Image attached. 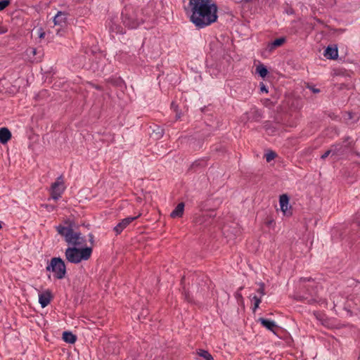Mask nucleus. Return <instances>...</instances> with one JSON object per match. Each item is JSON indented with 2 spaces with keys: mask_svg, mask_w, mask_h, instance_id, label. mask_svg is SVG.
Returning <instances> with one entry per match:
<instances>
[{
  "mask_svg": "<svg viewBox=\"0 0 360 360\" xmlns=\"http://www.w3.org/2000/svg\"><path fill=\"white\" fill-rule=\"evenodd\" d=\"M217 6L212 1L206 6V8H203L193 23L198 28L207 27L217 20Z\"/></svg>",
  "mask_w": 360,
  "mask_h": 360,
  "instance_id": "obj_1",
  "label": "nucleus"
},
{
  "mask_svg": "<svg viewBox=\"0 0 360 360\" xmlns=\"http://www.w3.org/2000/svg\"><path fill=\"white\" fill-rule=\"evenodd\" d=\"M91 254L92 248L89 247L84 248L69 247L65 252L66 259L74 264H78L83 260H88L91 257Z\"/></svg>",
  "mask_w": 360,
  "mask_h": 360,
  "instance_id": "obj_2",
  "label": "nucleus"
},
{
  "mask_svg": "<svg viewBox=\"0 0 360 360\" xmlns=\"http://www.w3.org/2000/svg\"><path fill=\"white\" fill-rule=\"evenodd\" d=\"M58 233L65 237V241L73 247L82 246L85 243L84 238L81 236L80 233L75 232L70 227L59 225L56 226Z\"/></svg>",
  "mask_w": 360,
  "mask_h": 360,
  "instance_id": "obj_3",
  "label": "nucleus"
},
{
  "mask_svg": "<svg viewBox=\"0 0 360 360\" xmlns=\"http://www.w3.org/2000/svg\"><path fill=\"white\" fill-rule=\"evenodd\" d=\"M212 1V0H188V5L185 6V11L190 15L191 22H193L203 8H206Z\"/></svg>",
  "mask_w": 360,
  "mask_h": 360,
  "instance_id": "obj_4",
  "label": "nucleus"
},
{
  "mask_svg": "<svg viewBox=\"0 0 360 360\" xmlns=\"http://www.w3.org/2000/svg\"><path fill=\"white\" fill-rule=\"evenodd\" d=\"M46 270L53 272L57 279H63L66 274L65 262L60 257H53L46 267Z\"/></svg>",
  "mask_w": 360,
  "mask_h": 360,
  "instance_id": "obj_5",
  "label": "nucleus"
},
{
  "mask_svg": "<svg viewBox=\"0 0 360 360\" xmlns=\"http://www.w3.org/2000/svg\"><path fill=\"white\" fill-rule=\"evenodd\" d=\"M353 141L350 138H347L345 141L344 144H335L332 146V148L334 154V161H337L342 158L352 147Z\"/></svg>",
  "mask_w": 360,
  "mask_h": 360,
  "instance_id": "obj_6",
  "label": "nucleus"
},
{
  "mask_svg": "<svg viewBox=\"0 0 360 360\" xmlns=\"http://www.w3.org/2000/svg\"><path fill=\"white\" fill-rule=\"evenodd\" d=\"M65 190L63 178L62 176L57 178L56 181L52 184L50 189L51 198L54 200H58Z\"/></svg>",
  "mask_w": 360,
  "mask_h": 360,
  "instance_id": "obj_7",
  "label": "nucleus"
},
{
  "mask_svg": "<svg viewBox=\"0 0 360 360\" xmlns=\"http://www.w3.org/2000/svg\"><path fill=\"white\" fill-rule=\"evenodd\" d=\"M68 13L65 12L58 11L53 17L54 25L60 27L57 30V34L62 35L61 30L67 25Z\"/></svg>",
  "mask_w": 360,
  "mask_h": 360,
  "instance_id": "obj_8",
  "label": "nucleus"
},
{
  "mask_svg": "<svg viewBox=\"0 0 360 360\" xmlns=\"http://www.w3.org/2000/svg\"><path fill=\"white\" fill-rule=\"evenodd\" d=\"M141 214H138L136 217H129L123 219L114 228V231L117 234H120L122 231L127 227L132 221L139 218Z\"/></svg>",
  "mask_w": 360,
  "mask_h": 360,
  "instance_id": "obj_9",
  "label": "nucleus"
},
{
  "mask_svg": "<svg viewBox=\"0 0 360 360\" xmlns=\"http://www.w3.org/2000/svg\"><path fill=\"white\" fill-rule=\"evenodd\" d=\"M122 21L125 26L128 27L129 28L134 29L136 28L141 22L139 21L137 19H135L133 17L128 16L127 14H124L123 12L122 13Z\"/></svg>",
  "mask_w": 360,
  "mask_h": 360,
  "instance_id": "obj_10",
  "label": "nucleus"
},
{
  "mask_svg": "<svg viewBox=\"0 0 360 360\" xmlns=\"http://www.w3.org/2000/svg\"><path fill=\"white\" fill-rule=\"evenodd\" d=\"M258 322H259L263 327L266 328L267 330L274 333H276V331L279 328L274 321L266 319L264 318H259L258 319Z\"/></svg>",
  "mask_w": 360,
  "mask_h": 360,
  "instance_id": "obj_11",
  "label": "nucleus"
},
{
  "mask_svg": "<svg viewBox=\"0 0 360 360\" xmlns=\"http://www.w3.org/2000/svg\"><path fill=\"white\" fill-rule=\"evenodd\" d=\"M52 300V295L49 290L39 294V302L42 308L48 306Z\"/></svg>",
  "mask_w": 360,
  "mask_h": 360,
  "instance_id": "obj_12",
  "label": "nucleus"
},
{
  "mask_svg": "<svg viewBox=\"0 0 360 360\" xmlns=\"http://www.w3.org/2000/svg\"><path fill=\"white\" fill-rule=\"evenodd\" d=\"M279 203L281 206V210L284 214L288 215L290 214V212L288 213V212L289 198L286 194H283L280 196Z\"/></svg>",
  "mask_w": 360,
  "mask_h": 360,
  "instance_id": "obj_13",
  "label": "nucleus"
},
{
  "mask_svg": "<svg viewBox=\"0 0 360 360\" xmlns=\"http://www.w3.org/2000/svg\"><path fill=\"white\" fill-rule=\"evenodd\" d=\"M11 139V131L6 127L0 129V142L6 143Z\"/></svg>",
  "mask_w": 360,
  "mask_h": 360,
  "instance_id": "obj_14",
  "label": "nucleus"
},
{
  "mask_svg": "<svg viewBox=\"0 0 360 360\" xmlns=\"http://www.w3.org/2000/svg\"><path fill=\"white\" fill-rule=\"evenodd\" d=\"M184 211V203L180 202L177 205L175 209L171 212L170 217L172 218H179L183 216Z\"/></svg>",
  "mask_w": 360,
  "mask_h": 360,
  "instance_id": "obj_15",
  "label": "nucleus"
},
{
  "mask_svg": "<svg viewBox=\"0 0 360 360\" xmlns=\"http://www.w3.org/2000/svg\"><path fill=\"white\" fill-rule=\"evenodd\" d=\"M62 338L63 341L70 344H74L77 340L76 335H75L70 331L63 332Z\"/></svg>",
  "mask_w": 360,
  "mask_h": 360,
  "instance_id": "obj_16",
  "label": "nucleus"
},
{
  "mask_svg": "<svg viewBox=\"0 0 360 360\" xmlns=\"http://www.w3.org/2000/svg\"><path fill=\"white\" fill-rule=\"evenodd\" d=\"M324 56L328 59H335L338 56V49L328 46L325 51Z\"/></svg>",
  "mask_w": 360,
  "mask_h": 360,
  "instance_id": "obj_17",
  "label": "nucleus"
},
{
  "mask_svg": "<svg viewBox=\"0 0 360 360\" xmlns=\"http://www.w3.org/2000/svg\"><path fill=\"white\" fill-rule=\"evenodd\" d=\"M285 41V39L283 37L276 39L273 42L269 44L268 49L269 51H272L276 48L282 46Z\"/></svg>",
  "mask_w": 360,
  "mask_h": 360,
  "instance_id": "obj_18",
  "label": "nucleus"
},
{
  "mask_svg": "<svg viewBox=\"0 0 360 360\" xmlns=\"http://www.w3.org/2000/svg\"><path fill=\"white\" fill-rule=\"evenodd\" d=\"M344 119L347 122H348L349 120H354V121L351 122L350 124H352V123H354V122H357L359 120V115L358 114H356V113L346 112L345 115Z\"/></svg>",
  "mask_w": 360,
  "mask_h": 360,
  "instance_id": "obj_19",
  "label": "nucleus"
},
{
  "mask_svg": "<svg viewBox=\"0 0 360 360\" xmlns=\"http://www.w3.org/2000/svg\"><path fill=\"white\" fill-rule=\"evenodd\" d=\"M256 72L259 75V76L262 78H264L268 73L267 69L264 67V65H259L256 68Z\"/></svg>",
  "mask_w": 360,
  "mask_h": 360,
  "instance_id": "obj_20",
  "label": "nucleus"
},
{
  "mask_svg": "<svg viewBox=\"0 0 360 360\" xmlns=\"http://www.w3.org/2000/svg\"><path fill=\"white\" fill-rule=\"evenodd\" d=\"M197 353L200 356L202 357L205 360H214L212 356L206 350L199 349Z\"/></svg>",
  "mask_w": 360,
  "mask_h": 360,
  "instance_id": "obj_21",
  "label": "nucleus"
},
{
  "mask_svg": "<svg viewBox=\"0 0 360 360\" xmlns=\"http://www.w3.org/2000/svg\"><path fill=\"white\" fill-rule=\"evenodd\" d=\"M328 156H330V158L333 159V160L334 161V154H333V148L332 147L326 150L322 155H321V159L323 160H325L326 158H328Z\"/></svg>",
  "mask_w": 360,
  "mask_h": 360,
  "instance_id": "obj_22",
  "label": "nucleus"
},
{
  "mask_svg": "<svg viewBox=\"0 0 360 360\" xmlns=\"http://www.w3.org/2000/svg\"><path fill=\"white\" fill-rule=\"evenodd\" d=\"M276 155L274 152L270 151L265 155L266 162H269L276 158Z\"/></svg>",
  "mask_w": 360,
  "mask_h": 360,
  "instance_id": "obj_23",
  "label": "nucleus"
},
{
  "mask_svg": "<svg viewBox=\"0 0 360 360\" xmlns=\"http://www.w3.org/2000/svg\"><path fill=\"white\" fill-rule=\"evenodd\" d=\"M252 300H254L255 303H254V309L253 310L255 311L257 308L259 307V304L261 303L262 300L260 298H259L258 297H257L256 295H254L252 297Z\"/></svg>",
  "mask_w": 360,
  "mask_h": 360,
  "instance_id": "obj_24",
  "label": "nucleus"
},
{
  "mask_svg": "<svg viewBox=\"0 0 360 360\" xmlns=\"http://www.w3.org/2000/svg\"><path fill=\"white\" fill-rule=\"evenodd\" d=\"M10 4V0H1L0 1V11H3Z\"/></svg>",
  "mask_w": 360,
  "mask_h": 360,
  "instance_id": "obj_25",
  "label": "nucleus"
},
{
  "mask_svg": "<svg viewBox=\"0 0 360 360\" xmlns=\"http://www.w3.org/2000/svg\"><path fill=\"white\" fill-rule=\"evenodd\" d=\"M8 32V28L4 26L1 23H0V34L6 33Z\"/></svg>",
  "mask_w": 360,
  "mask_h": 360,
  "instance_id": "obj_26",
  "label": "nucleus"
},
{
  "mask_svg": "<svg viewBox=\"0 0 360 360\" xmlns=\"http://www.w3.org/2000/svg\"><path fill=\"white\" fill-rule=\"evenodd\" d=\"M257 292L259 293H260L262 295H265V292H264V285L263 283H261L260 284V287L257 290Z\"/></svg>",
  "mask_w": 360,
  "mask_h": 360,
  "instance_id": "obj_27",
  "label": "nucleus"
},
{
  "mask_svg": "<svg viewBox=\"0 0 360 360\" xmlns=\"http://www.w3.org/2000/svg\"><path fill=\"white\" fill-rule=\"evenodd\" d=\"M89 238L91 243H94V236L91 233L89 234Z\"/></svg>",
  "mask_w": 360,
  "mask_h": 360,
  "instance_id": "obj_28",
  "label": "nucleus"
},
{
  "mask_svg": "<svg viewBox=\"0 0 360 360\" xmlns=\"http://www.w3.org/2000/svg\"><path fill=\"white\" fill-rule=\"evenodd\" d=\"M261 91L268 92L266 88L264 85L261 87Z\"/></svg>",
  "mask_w": 360,
  "mask_h": 360,
  "instance_id": "obj_29",
  "label": "nucleus"
},
{
  "mask_svg": "<svg viewBox=\"0 0 360 360\" xmlns=\"http://www.w3.org/2000/svg\"><path fill=\"white\" fill-rule=\"evenodd\" d=\"M312 91L314 92V93H318V92H319V90L317 89L313 88L312 89Z\"/></svg>",
  "mask_w": 360,
  "mask_h": 360,
  "instance_id": "obj_30",
  "label": "nucleus"
},
{
  "mask_svg": "<svg viewBox=\"0 0 360 360\" xmlns=\"http://www.w3.org/2000/svg\"><path fill=\"white\" fill-rule=\"evenodd\" d=\"M44 34H45V33H44V32L41 33V34H40V35H39V37H40V38L44 37Z\"/></svg>",
  "mask_w": 360,
  "mask_h": 360,
  "instance_id": "obj_31",
  "label": "nucleus"
},
{
  "mask_svg": "<svg viewBox=\"0 0 360 360\" xmlns=\"http://www.w3.org/2000/svg\"><path fill=\"white\" fill-rule=\"evenodd\" d=\"M331 300H333V302L335 303V296L334 295H332L331 297Z\"/></svg>",
  "mask_w": 360,
  "mask_h": 360,
  "instance_id": "obj_32",
  "label": "nucleus"
},
{
  "mask_svg": "<svg viewBox=\"0 0 360 360\" xmlns=\"http://www.w3.org/2000/svg\"><path fill=\"white\" fill-rule=\"evenodd\" d=\"M243 1L245 2H250V1H252L253 0H243Z\"/></svg>",
  "mask_w": 360,
  "mask_h": 360,
  "instance_id": "obj_33",
  "label": "nucleus"
},
{
  "mask_svg": "<svg viewBox=\"0 0 360 360\" xmlns=\"http://www.w3.org/2000/svg\"><path fill=\"white\" fill-rule=\"evenodd\" d=\"M32 53H33V54H35L36 53V50L35 49H32Z\"/></svg>",
  "mask_w": 360,
  "mask_h": 360,
  "instance_id": "obj_34",
  "label": "nucleus"
},
{
  "mask_svg": "<svg viewBox=\"0 0 360 360\" xmlns=\"http://www.w3.org/2000/svg\"><path fill=\"white\" fill-rule=\"evenodd\" d=\"M172 108H174V103H172Z\"/></svg>",
  "mask_w": 360,
  "mask_h": 360,
  "instance_id": "obj_35",
  "label": "nucleus"
},
{
  "mask_svg": "<svg viewBox=\"0 0 360 360\" xmlns=\"http://www.w3.org/2000/svg\"><path fill=\"white\" fill-rule=\"evenodd\" d=\"M1 228H2V226H1V224H0V229H1Z\"/></svg>",
  "mask_w": 360,
  "mask_h": 360,
  "instance_id": "obj_36",
  "label": "nucleus"
}]
</instances>
